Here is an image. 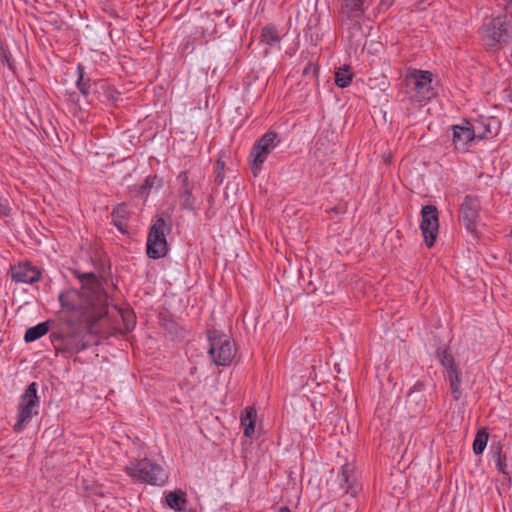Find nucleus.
<instances>
[{"label":"nucleus","mask_w":512,"mask_h":512,"mask_svg":"<svg viewBox=\"0 0 512 512\" xmlns=\"http://www.w3.org/2000/svg\"><path fill=\"white\" fill-rule=\"evenodd\" d=\"M436 357L443 367L446 369V376L453 370H459L455 364L453 355L447 349H438Z\"/></svg>","instance_id":"nucleus-23"},{"label":"nucleus","mask_w":512,"mask_h":512,"mask_svg":"<svg viewBox=\"0 0 512 512\" xmlns=\"http://www.w3.org/2000/svg\"><path fill=\"white\" fill-rule=\"evenodd\" d=\"M432 82L433 74L430 71L409 69L403 80L409 100L422 102L432 99L436 95Z\"/></svg>","instance_id":"nucleus-1"},{"label":"nucleus","mask_w":512,"mask_h":512,"mask_svg":"<svg viewBox=\"0 0 512 512\" xmlns=\"http://www.w3.org/2000/svg\"><path fill=\"white\" fill-rule=\"evenodd\" d=\"M507 98H509L510 101H512V81H510L507 85V87L504 90Z\"/></svg>","instance_id":"nucleus-35"},{"label":"nucleus","mask_w":512,"mask_h":512,"mask_svg":"<svg viewBox=\"0 0 512 512\" xmlns=\"http://www.w3.org/2000/svg\"><path fill=\"white\" fill-rule=\"evenodd\" d=\"M310 68H311V64L308 67L305 68L304 74L309 73L310 72Z\"/></svg>","instance_id":"nucleus-39"},{"label":"nucleus","mask_w":512,"mask_h":512,"mask_svg":"<svg viewBox=\"0 0 512 512\" xmlns=\"http://www.w3.org/2000/svg\"><path fill=\"white\" fill-rule=\"evenodd\" d=\"M453 130V145L457 150L465 151L468 144L471 143L476 137V131L469 122L465 125H454Z\"/></svg>","instance_id":"nucleus-12"},{"label":"nucleus","mask_w":512,"mask_h":512,"mask_svg":"<svg viewBox=\"0 0 512 512\" xmlns=\"http://www.w3.org/2000/svg\"><path fill=\"white\" fill-rule=\"evenodd\" d=\"M446 377L449 381L451 393H452L454 400H456V401L460 400V398L462 397L460 370H453Z\"/></svg>","instance_id":"nucleus-24"},{"label":"nucleus","mask_w":512,"mask_h":512,"mask_svg":"<svg viewBox=\"0 0 512 512\" xmlns=\"http://www.w3.org/2000/svg\"><path fill=\"white\" fill-rule=\"evenodd\" d=\"M0 62L6 65L11 71L15 70L12 55L2 42H0Z\"/></svg>","instance_id":"nucleus-31"},{"label":"nucleus","mask_w":512,"mask_h":512,"mask_svg":"<svg viewBox=\"0 0 512 512\" xmlns=\"http://www.w3.org/2000/svg\"><path fill=\"white\" fill-rule=\"evenodd\" d=\"M78 278L80 279L81 282H84L85 280L88 282H93L95 280L96 276L94 273H85V274L79 275Z\"/></svg>","instance_id":"nucleus-33"},{"label":"nucleus","mask_w":512,"mask_h":512,"mask_svg":"<svg viewBox=\"0 0 512 512\" xmlns=\"http://www.w3.org/2000/svg\"><path fill=\"white\" fill-rule=\"evenodd\" d=\"M93 91L96 98L101 102H116L120 98L117 89L105 81L93 82Z\"/></svg>","instance_id":"nucleus-14"},{"label":"nucleus","mask_w":512,"mask_h":512,"mask_svg":"<svg viewBox=\"0 0 512 512\" xmlns=\"http://www.w3.org/2000/svg\"><path fill=\"white\" fill-rule=\"evenodd\" d=\"M484 41L490 51H497L512 43V17L500 15L483 26Z\"/></svg>","instance_id":"nucleus-2"},{"label":"nucleus","mask_w":512,"mask_h":512,"mask_svg":"<svg viewBox=\"0 0 512 512\" xmlns=\"http://www.w3.org/2000/svg\"><path fill=\"white\" fill-rule=\"evenodd\" d=\"M420 229L425 244L430 248L435 244L439 230L438 210L434 205H425L421 210Z\"/></svg>","instance_id":"nucleus-8"},{"label":"nucleus","mask_w":512,"mask_h":512,"mask_svg":"<svg viewBox=\"0 0 512 512\" xmlns=\"http://www.w3.org/2000/svg\"><path fill=\"white\" fill-rule=\"evenodd\" d=\"M278 512H291L288 507H281Z\"/></svg>","instance_id":"nucleus-38"},{"label":"nucleus","mask_w":512,"mask_h":512,"mask_svg":"<svg viewBox=\"0 0 512 512\" xmlns=\"http://www.w3.org/2000/svg\"><path fill=\"white\" fill-rule=\"evenodd\" d=\"M39 398L37 396V383L28 385L20 398L17 421L13 426L15 432H20L31 421L33 415L38 414Z\"/></svg>","instance_id":"nucleus-6"},{"label":"nucleus","mask_w":512,"mask_h":512,"mask_svg":"<svg viewBox=\"0 0 512 512\" xmlns=\"http://www.w3.org/2000/svg\"><path fill=\"white\" fill-rule=\"evenodd\" d=\"M491 450H492V458L495 461L498 470L500 472H502L503 474H508V472L506 470V467H507L506 456L501 455L502 447L499 445L496 447L491 446Z\"/></svg>","instance_id":"nucleus-29"},{"label":"nucleus","mask_w":512,"mask_h":512,"mask_svg":"<svg viewBox=\"0 0 512 512\" xmlns=\"http://www.w3.org/2000/svg\"><path fill=\"white\" fill-rule=\"evenodd\" d=\"M10 213V208L7 204H0V216L7 217Z\"/></svg>","instance_id":"nucleus-34"},{"label":"nucleus","mask_w":512,"mask_h":512,"mask_svg":"<svg viewBox=\"0 0 512 512\" xmlns=\"http://www.w3.org/2000/svg\"><path fill=\"white\" fill-rule=\"evenodd\" d=\"M279 143L280 138L278 133L275 131H268L255 142L249 155L250 169L254 176L258 175L268 155L279 145Z\"/></svg>","instance_id":"nucleus-5"},{"label":"nucleus","mask_w":512,"mask_h":512,"mask_svg":"<svg viewBox=\"0 0 512 512\" xmlns=\"http://www.w3.org/2000/svg\"><path fill=\"white\" fill-rule=\"evenodd\" d=\"M480 201L478 197L467 195L460 206V218L470 233L476 232Z\"/></svg>","instance_id":"nucleus-9"},{"label":"nucleus","mask_w":512,"mask_h":512,"mask_svg":"<svg viewBox=\"0 0 512 512\" xmlns=\"http://www.w3.org/2000/svg\"><path fill=\"white\" fill-rule=\"evenodd\" d=\"M178 179L181 181V186L178 190L180 207L183 210L194 211L196 197L193 195L194 185L189 181L188 173L186 171L181 172Z\"/></svg>","instance_id":"nucleus-10"},{"label":"nucleus","mask_w":512,"mask_h":512,"mask_svg":"<svg viewBox=\"0 0 512 512\" xmlns=\"http://www.w3.org/2000/svg\"><path fill=\"white\" fill-rule=\"evenodd\" d=\"M70 293H60L59 301L63 308H67L69 310H74L76 308L75 304L69 299Z\"/></svg>","instance_id":"nucleus-32"},{"label":"nucleus","mask_w":512,"mask_h":512,"mask_svg":"<svg viewBox=\"0 0 512 512\" xmlns=\"http://www.w3.org/2000/svg\"><path fill=\"white\" fill-rule=\"evenodd\" d=\"M125 471L134 481L150 485L162 486L168 479L165 469L148 458L130 462Z\"/></svg>","instance_id":"nucleus-3"},{"label":"nucleus","mask_w":512,"mask_h":512,"mask_svg":"<svg viewBox=\"0 0 512 512\" xmlns=\"http://www.w3.org/2000/svg\"><path fill=\"white\" fill-rule=\"evenodd\" d=\"M195 370H196V367H193V368L191 369V373H195Z\"/></svg>","instance_id":"nucleus-41"},{"label":"nucleus","mask_w":512,"mask_h":512,"mask_svg":"<svg viewBox=\"0 0 512 512\" xmlns=\"http://www.w3.org/2000/svg\"><path fill=\"white\" fill-rule=\"evenodd\" d=\"M83 349H85V346L81 345V347H77L76 351L78 352V351L83 350Z\"/></svg>","instance_id":"nucleus-40"},{"label":"nucleus","mask_w":512,"mask_h":512,"mask_svg":"<svg viewBox=\"0 0 512 512\" xmlns=\"http://www.w3.org/2000/svg\"><path fill=\"white\" fill-rule=\"evenodd\" d=\"M367 0H343L342 12L352 20L360 19L366 11Z\"/></svg>","instance_id":"nucleus-15"},{"label":"nucleus","mask_w":512,"mask_h":512,"mask_svg":"<svg viewBox=\"0 0 512 512\" xmlns=\"http://www.w3.org/2000/svg\"><path fill=\"white\" fill-rule=\"evenodd\" d=\"M392 4L391 0H381L380 7L388 8Z\"/></svg>","instance_id":"nucleus-37"},{"label":"nucleus","mask_w":512,"mask_h":512,"mask_svg":"<svg viewBox=\"0 0 512 512\" xmlns=\"http://www.w3.org/2000/svg\"><path fill=\"white\" fill-rule=\"evenodd\" d=\"M488 438L489 435L485 429H481L477 432L473 442V451L476 455L483 453L486 448Z\"/></svg>","instance_id":"nucleus-28"},{"label":"nucleus","mask_w":512,"mask_h":512,"mask_svg":"<svg viewBox=\"0 0 512 512\" xmlns=\"http://www.w3.org/2000/svg\"><path fill=\"white\" fill-rule=\"evenodd\" d=\"M474 128L477 137H479L480 139H485L493 137L497 134L499 123L495 118H489L479 121L477 123V126Z\"/></svg>","instance_id":"nucleus-17"},{"label":"nucleus","mask_w":512,"mask_h":512,"mask_svg":"<svg viewBox=\"0 0 512 512\" xmlns=\"http://www.w3.org/2000/svg\"><path fill=\"white\" fill-rule=\"evenodd\" d=\"M120 315L123 322V328H121V332L123 334H127L134 329L136 324V317L131 310H120Z\"/></svg>","instance_id":"nucleus-27"},{"label":"nucleus","mask_w":512,"mask_h":512,"mask_svg":"<svg viewBox=\"0 0 512 512\" xmlns=\"http://www.w3.org/2000/svg\"><path fill=\"white\" fill-rule=\"evenodd\" d=\"M389 85H390L389 81L384 77L382 79V81L380 82L379 87L382 91H386L387 88L389 87Z\"/></svg>","instance_id":"nucleus-36"},{"label":"nucleus","mask_w":512,"mask_h":512,"mask_svg":"<svg viewBox=\"0 0 512 512\" xmlns=\"http://www.w3.org/2000/svg\"><path fill=\"white\" fill-rule=\"evenodd\" d=\"M509 261L512 263V253L510 254Z\"/></svg>","instance_id":"nucleus-42"},{"label":"nucleus","mask_w":512,"mask_h":512,"mask_svg":"<svg viewBox=\"0 0 512 512\" xmlns=\"http://www.w3.org/2000/svg\"><path fill=\"white\" fill-rule=\"evenodd\" d=\"M256 411L252 408H246L245 414L241 416V426L243 427L244 436L251 438L255 432Z\"/></svg>","instance_id":"nucleus-18"},{"label":"nucleus","mask_w":512,"mask_h":512,"mask_svg":"<svg viewBox=\"0 0 512 512\" xmlns=\"http://www.w3.org/2000/svg\"><path fill=\"white\" fill-rule=\"evenodd\" d=\"M49 331V322H41L36 326L30 327L26 330L24 340L27 343L34 342L47 334Z\"/></svg>","instance_id":"nucleus-22"},{"label":"nucleus","mask_w":512,"mask_h":512,"mask_svg":"<svg viewBox=\"0 0 512 512\" xmlns=\"http://www.w3.org/2000/svg\"><path fill=\"white\" fill-rule=\"evenodd\" d=\"M171 231V223L167 222L163 216L156 219L151 226L147 237V255L152 259L163 258L168 253V244L166 234Z\"/></svg>","instance_id":"nucleus-4"},{"label":"nucleus","mask_w":512,"mask_h":512,"mask_svg":"<svg viewBox=\"0 0 512 512\" xmlns=\"http://www.w3.org/2000/svg\"><path fill=\"white\" fill-rule=\"evenodd\" d=\"M209 342V354L213 362L218 366L229 365L235 356V350L227 336L213 331L209 335Z\"/></svg>","instance_id":"nucleus-7"},{"label":"nucleus","mask_w":512,"mask_h":512,"mask_svg":"<svg viewBox=\"0 0 512 512\" xmlns=\"http://www.w3.org/2000/svg\"><path fill=\"white\" fill-rule=\"evenodd\" d=\"M353 79V73L349 66L339 68L335 72V84L340 88H346Z\"/></svg>","instance_id":"nucleus-26"},{"label":"nucleus","mask_w":512,"mask_h":512,"mask_svg":"<svg viewBox=\"0 0 512 512\" xmlns=\"http://www.w3.org/2000/svg\"><path fill=\"white\" fill-rule=\"evenodd\" d=\"M78 79L76 82L77 88L81 92V94L87 99L88 102H92V99H89L90 89L93 86L91 83V79L85 75L84 66L82 64H78L77 66Z\"/></svg>","instance_id":"nucleus-19"},{"label":"nucleus","mask_w":512,"mask_h":512,"mask_svg":"<svg viewBox=\"0 0 512 512\" xmlns=\"http://www.w3.org/2000/svg\"><path fill=\"white\" fill-rule=\"evenodd\" d=\"M156 186L157 188L162 186V180L157 176H149L145 179L144 183L140 185L138 188H135V196L146 199L149 195L152 187Z\"/></svg>","instance_id":"nucleus-21"},{"label":"nucleus","mask_w":512,"mask_h":512,"mask_svg":"<svg viewBox=\"0 0 512 512\" xmlns=\"http://www.w3.org/2000/svg\"><path fill=\"white\" fill-rule=\"evenodd\" d=\"M166 504L169 508L175 511H183L185 510V505L187 503L186 495L181 490H176L169 492L166 495Z\"/></svg>","instance_id":"nucleus-20"},{"label":"nucleus","mask_w":512,"mask_h":512,"mask_svg":"<svg viewBox=\"0 0 512 512\" xmlns=\"http://www.w3.org/2000/svg\"><path fill=\"white\" fill-rule=\"evenodd\" d=\"M340 488L344 494H357L356 478L354 475V468L351 464L346 463L342 466L341 472L338 475Z\"/></svg>","instance_id":"nucleus-13"},{"label":"nucleus","mask_w":512,"mask_h":512,"mask_svg":"<svg viewBox=\"0 0 512 512\" xmlns=\"http://www.w3.org/2000/svg\"><path fill=\"white\" fill-rule=\"evenodd\" d=\"M225 179V162L221 157L216 161V166L213 172V182L220 186Z\"/></svg>","instance_id":"nucleus-30"},{"label":"nucleus","mask_w":512,"mask_h":512,"mask_svg":"<svg viewBox=\"0 0 512 512\" xmlns=\"http://www.w3.org/2000/svg\"><path fill=\"white\" fill-rule=\"evenodd\" d=\"M261 40L269 45L273 46L280 42V36L278 29L274 25H266L262 28Z\"/></svg>","instance_id":"nucleus-25"},{"label":"nucleus","mask_w":512,"mask_h":512,"mask_svg":"<svg viewBox=\"0 0 512 512\" xmlns=\"http://www.w3.org/2000/svg\"><path fill=\"white\" fill-rule=\"evenodd\" d=\"M129 220V210L125 203L117 205L111 213V222L117 230L125 234L127 233Z\"/></svg>","instance_id":"nucleus-16"},{"label":"nucleus","mask_w":512,"mask_h":512,"mask_svg":"<svg viewBox=\"0 0 512 512\" xmlns=\"http://www.w3.org/2000/svg\"><path fill=\"white\" fill-rule=\"evenodd\" d=\"M11 277L15 282L32 284L40 280L41 272L29 263H19L11 267Z\"/></svg>","instance_id":"nucleus-11"}]
</instances>
